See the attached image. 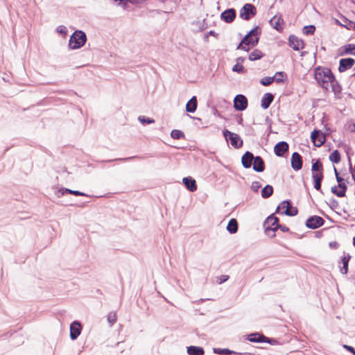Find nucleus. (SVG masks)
I'll use <instances>...</instances> for the list:
<instances>
[{"label": "nucleus", "instance_id": "1", "mask_svg": "<svg viewBox=\"0 0 355 355\" xmlns=\"http://www.w3.org/2000/svg\"><path fill=\"white\" fill-rule=\"evenodd\" d=\"M315 78L324 89L328 90L331 87L334 90L335 78L329 69L317 68L315 72Z\"/></svg>", "mask_w": 355, "mask_h": 355}, {"label": "nucleus", "instance_id": "2", "mask_svg": "<svg viewBox=\"0 0 355 355\" xmlns=\"http://www.w3.org/2000/svg\"><path fill=\"white\" fill-rule=\"evenodd\" d=\"M258 27L251 30L242 40L241 43L237 46V49H243L248 51L250 48L254 47L258 43Z\"/></svg>", "mask_w": 355, "mask_h": 355}, {"label": "nucleus", "instance_id": "3", "mask_svg": "<svg viewBox=\"0 0 355 355\" xmlns=\"http://www.w3.org/2000/svg\"><path fill=\"white\" fill-rule=\"evenodd\" d=\"M86 41V34L82 31H76L70 37L69 46L71 49H78L82 47Z\"/></svg>", "mask_w": 355, "mask_h": 355}, {"label": "nucleus", "instance_id": "4", "mask_svg": "<svg viewBox=\"0 0 355 355\" xmlns=\"http://www.w3.org/2000/svg\"><path fill=\"white\" fill-rule=\"evenodd\" d=\"M278 221V218L275 217L273 214L266 218L264 223V227L265 232L268 236L270 237L275 236V232L279 229Z\"/></svg>", "mask_w": 355, "mask_h": 355}, {"label": "nucleus", "instance_id": "5", "mask_svg": "<svg viewBox=\"0 0 355 355\" xmlns=\"http://www.w3.org/2000/svg\"><path fill=\"white\" fill-rule=\"evenodd\" d=\"M276 212L280 214L294 216L297 214V209L293 207L288 201L282 202L277 208Z\"/></svg>", "mask_w": 355, "mask_h": 355}, {"label": "nucleus", "instance_id": "6", "mask_svg": "<svg viewBox=\"0 0 355 355\" xmlns=\"http://www.w3.org/2000/svg\"><path fill=\"white\" fill-rule=\"evenodd\" d=\"M224 137L227 141H230L231 145L236 148H240L243 144V141L237 134L233 133L227 130L223 132Z\"/></svg>", "mask_w": 355, "mask_h": 355}, {"label": "nucleus", "instance_id": "7", "mask_svg": "<svg viewBox=\"0 0 355 355\" xmlns=\"http://www.w3.org/2000/svg\"><path fill=\"white\" fill-rule=\"evenodd\" d=\"M256 15V8L250 3H246L240 10V17L249 20L252 17Z\"/></svg>", "mask_w": 355, "mask_h": 355}, {"label": "nucleus", "instance_id": "8", "mask_svg": "<svg viewBox=\"0 0 355 355\" xmlns=\"http://www.w3.org/2000/svg\"><path fill=\"white\" fill-rule=\"evenodd\" d=\"M234 106L236 110L243 111L248 106V100L246 97L242 94L236 95L234 100Z\"/></svg>", "mask_w": 355, "mask_h": 355}, {"label": "nucleus", "instance_id": "9", "mask_svg": "<svg viewBox=\"0 0 355 355\" xmlns=\"http://www.w3.org/2000/svg\"><path fill=\"white\" fill-rule=\"evenodd\" d=\"M311 138L313 144L317 147L321 146L326 139L324 135L321 131L316 130L311 132Z\"/></svg>", "mask_w": 355, "mask_h": 355}, {"label": "nucleus", "instance_id": "10", "mask_svg": "<svg viewBox=\"0 0 355 355\" xmlns=\"http://www.w3.org/2000/svg\"><path fill=\"white\" fill-rule=\"evenodd\" d=\"M324 224V220L322 217L313 216L308 218L306 225L310 229H316L321 227Z\"/></svg>", "mask_w": 355, "mask_h": 355}, {"label": "nucleus", "instance_id": "11", "mask_svg": "<svg viewBox=\"0 0 355 355\" xmlns=\"http://www.w3.org/2000/svg\"><path fill=\"white\" fill-rule=\"evenodd\" d=\"M270 26L278 31H282L284 28V20L282 15H276L270 20Z\"/></svg>", "mask_w": 355, "mask_h": 355}, {"label": "nucleus", "instance_id": "12", "mask_svg": "<svg viewBox=\"0 0 355 355\" xmlns=\"http://www.w3.org/2000/svg\"><path fill=\"white\" fill-rule=\"evenodd\" d=\"M289 45L293 48L295 51H299L300 49H304V43L303 40L298 38L296 36L291 35L289 37Z\"/></svg>", "mask_w": 355, "mask_h": 355}, {"label": "nucleus", "instance_id": "13", "mask_svg": "<svg viewBox=\"0 0 355 355\" xmlns=\"http://www.w3.org/2000/svg\"><path fill=\"white\" fill-rule=\"evenodd\" d=\"M81 333V324L78 321L73 322L70 325V338L76 340Z\"/></svg>", "mask_w": 355, "mask_h": 355}, {"label": "nucleus", "instance_id": "14", "mask_svg": "<svg viewBox=\"0 0 355 355\" xmlns=\"http://www.w3.org/2000/svg\"><path fill=\"white\" fill-rule=\"evenodd\" d=\"M236 17V11L233 8H230L224 12H223L220 15V18L222 20L225 21L226 23L232 22Z\"/></svg>", "mask_w": 355, "mask_h": 355}, {"label": "nucleus", "instance_id": "15", "mask_svg": "<svg viewBox=\"0 0 355 355\" xmlns=\"http://www.w3.org/2000/svg\"><path fill=\"white\" fill-rule=\"evenodd\" d=\"M291 166L295 171H299L302 167V157L297 153H294L291 157Z\"/></svg>", "mask_w": 355, "mask_h": 355}, {"label": "nucleus", "instance_id": "16", "mask_svg": "<svg viewBox=\"0 0 355 355\" xmlns=\"http://www.w3.org/2000/svg\"><path fill=\"white\" fill-rule=\"evenodd\" d=\"M288 150V145L285 141H280L277 143L274 147L275 153L279 156L282 157L284 155L286 152Z\"/></svg>", "mask_w": 355, "mask_h": 355}, {"label": "nucleus", "instance_id": "17", "mask_svg": "<svg viewBox=\"0 0 355 355\" xmlns=\"http://www.w3.org/2000/svg\"><path fill=\"white\" fill-rule=\"evenodd\" d=\"M354 60L350 58L340 59L338 69L340 72H343L350 69L354 65Z\"/></svg>", "mask_w": 355, "mask_h": 355}, {"label": "nucleus", "instance_id": "18", "mask_svg": "<svg viewBox=\"0 0 355 355\" xmlns=\"http://www.w3.org/2000/svg\"><path fill=\"white\" fill-rule=\"evenodd\" d=\"M254 157L253 154L247 151L241 158V162L244 168H249L251 167Z\"/></svg>", "mask_w": 355, "mask_h": 355}, {"label": "nucleus", "instance_id": "19", "mask_svg": "<svg viewBox=\"0 0 355 355\" xmlns=\"http://www.w3.org/2000/svg\"><path fill=\"white\" fill-rule=\"evenodd\" d=\"M264 168L265 166L263 159L259 156L254 157L253 169L257 172H262L264 171Z\"/></svg>", "mask_w": 355, "mask_h": 355}, {"label": "nucleus", "instance_id": "20", "mask_svg": "<svg viewBox=\"0 0 355 355\" xmlns=\"http://www.w3.org/2000/svg\"><path fill=\"white\" fill-rule=\"evenodd\" d=\"M182 181H183V183L184 184L185 187H187V189L189 191H192V192L196 191L197 185H196V182L194 179H193L190 177H187V178H184Z\"/></svg>", "mask_w": 355, "mask_h": 355}, {"label": "nucleus", "instance_id": "21", "mask_svg": "<svg viewBox=\"0 0 355 355\" xmlns=\"http://www.w3.org/2000/svg\"><path fill=\"white\" fill-rule=\"evenodd\" d=\"M273 99H274V96L272 94L266 93L261 98V107L263 109L268 108L269 106L270 105V104L272 103Z\"/></svg>", "mask_w": 355, "mask_h": 355}, {"label": "nucleus", "instance_id": "22", "mask_svg": "<svg viewBox=\"0 0 355 355\" xmlns=\"http://www.w3.org/2000/svg\"><path fill=\"white\" fill-rule=\"evenodd\" d=\"M248 340L253 343L268 342V338L259 333L252 334L249 336Z\"/></svg>", "mask_w": 355, "mask_h": 355}, {"label": "nucleus", "instance_id": "23", "mask_svg": "<svg viewBox=\"0 0 355 355\" xmlns=\"http://www.w3.org/2000/svg\"><path fill=\"white\" fill-rule=\"evenodd\" d=\"M197 108V98L196 96H193L186 105V110L188 112L193 113L196 110Z\"/></svg>", "mask_w": 355, "mask_h": 355}, {"label": "nucleus", "instance_id": "24", "mask_svg": "<svg viewBox=\"0 0 355 355\" xmlns=\"http://www.w3.org/2000/svg\"><path fill=\"white\" fill-rule=\"evenodd\" d=\"M351 259V256L349 254L345 255L341 259V263L343 264V266L340 267V272L342 274H347L348 272V263Z\"/></svg>", "mask_w": 355, "mask_h": 355}, {"label": "nucleus", "instance_id": "25", "mask_svg": "<svg viewBox=\"0 0 355 355\" xmlns=\"http://www.w3.org/2000/svg\"><path fill=\"white\" fill-rule=\"evenodd\" d=\"M187 353L189 355H203L204 349L200 347L189 346L187 347Z\"/></svg>", "mask_w": 355, "mask_h": 355}, {"label": "nucleus", "instance_id": "26", "mask_svg": "<svg viewBox=\"0 0 355 355\" xmlns=\"http://www.w3.org/2000/svg\"><path fill=\"white\" fill-rule=\"evenodd\" d=\"M227 230L231 234H234L237 232L238 223L236 219L232 218L229 221L227 226Z\"/></svg>", "mask_w": 355, "mask_h": 355}, {"label": "nucleus", "instance_id": "27", "mask_svg": "<svg viewBox=\"0 0 355 355\" xmlns=\"http://www.w3.org/2000/svg\"><path fill=\"white\" fill-rule=\"evenodd\" d=\"M273 193V188L270 185H266L261 190V196L263 198H269Z\"/></svg>", "mask_w": 355, "mask_h": 355}, {"label": "nucleus", "instance_id": "28", "mask_svg": "<svg viewBox=\"0 0 355 355\" xmlns=\"http://www.w3.org/2000/svg\"><path fill=\"white\" fill-rule=\"evenodd\" d=\"M263 57L262 52L259 49H254L249 55V60L252 61L257 60Z\"/></svg>", "mask_w": 355, "mask_h": 355}, {"label": "nucleus", "instance_id": "29", "mask_svg": "<svg viewBox=\"0 0 355 355\" xmlns=\"http://www.w3.org/2000/svg\"><path fill=\"white\" fill-rule=\"evenodd\" d=\"M329 160L333 163L338 164L340 162V155L338 150H334L329 157Z\"/></svg>", "mask_w": 355, "mask_h": 355}, {"label": "nucleus", "instance_id": "30", "mask_svg": "<svg viewBox=\"0 0 355 355\" xmlns=\"http://www.w3.org/2000/svg\"><path fill=\"white\" fill-rule=\"evenodd\" d=\"M274 78V81L277 83H282L284 81L285 78H286V74L283 71H279L275 73L274 76H272Z\"/></svg>", "mask_w": 355, "mask_h": 355}, {"label": "nucleus", "instance_id": "31", "mask_svg": "<svg viewBox=\"0 0 355 355\" xmlns=\"http://www.w3.org/2000/svg\"><path fill=\"white\" fill-rule=\"evenodd\" d=\"M344 22H347V24H342L339 23L338 20L336 21L337 24L345 27L348 30H351V29L355 30V21H349L347 19L345 18Z\"/></svg>", "mask_w": 355, "mask_h": 355}, {"label": "nucleus", "instance_id": "32", "mask_svg": "<svg viewBox=\"0 0 355 355\" xmlns=\"http://www.w3.org/2000/svg\"><path fill=\"white\" fill-rule=\"evenodd\" d=\"M311 171H312V173L318 172V171H322L323 167H322V163L319 160H317L316 162L313 163L312 166H311Z\"/></svg>", "mask_w": 355, "mask_h": 355}, {"label": "nucleus", "instance_id": "33", "mask_svg": "<svg viewBox=\"0 0 355 355\" xmlns=\"http://www.w3.org/2000/svg\"><path fill=\"white\" fill-rule=\"evenodd\" d=\"M338 187L340 188L338 193H337L338 197H344L345 196V193L347 191V185L344 182L339 183Z\"/></svg>", "mask_w": 355, "mask_h": 355}, {"label": "nucleus", "instance_id": "34", "mask_svg": "<svg viewBox=\"0 0 355 355\" xmlns=\"http://www.w3.org/2000/svg\"><path fill=\"white\" fill-rule=\"evenodd\" d=\"M171 136L173 139H179L184 137V133L179 130H173L171 131Z\"/></svg>", "mask_w": 355, "mask_h": 355}, {"label": "nucleus", "instance_id": "35", "mask_svg": "<svg viewBox=\"0 0 355 355\" xmlns=\"http://www.w3.org/2000/svg\"><path fill=\"white\" fill-rule=\"evenodd\" d=\"M108 322L110 325H113L116 321V314L115 312H110L108 313L107 317Z\"/></svg>", "mask_w": 355, "mask_h": 355}, {"label": "nucleus", "instance_id": "36", "mask_svg": "<svg viewBox=\"0 0 355 355\" xmlns=\"http://www.w3.org/2000/svg\"><path fill=\"white\" fill-rule=\"evenodd\" d=\"M273 82H274L273 77H270V76L264 77L260 81L261 84L264 86L270 85Z\"/></svg>", "mask_w": 355, "mask_h": 355}, {"label": "nucleus", "instance_id": "37", "mask_svg": "<svg viewBox=\"0 0 355 355\" xmlns=\"http://www.w3.org/2000/svg\"><path fill=\"white\" fill-rule=\"evenodd\" d=\"M315 30V28L313 25L306 26L303 28V32L306 35H311V34H313Z\"/></svg>", "mask_w": 355, "mask_h": 355}, {"label": "nucleus", "instance_id": "38", "mask_svg": "<svg viewBox=\"0 0 355 355\" xmlns=\"http://www.w3.org/2000/svg\"><path fill=\"white\" fill-rule=\"evenodd\" d=\"M214 352L216 354H225V355H229V354H232L233 353L232 351H230L228 349H214Z\"/></svg>", "mask_w": 355, "mask_h": 355}, {"label": "nucleus", "instance_id": "39", "mask_svg": "<svg viewBox=\"0 0 355 355\" xmlns=\"http://www.w3.org/2000/svg\"><path fill=\"white\" fill-rule=\"evenodd\" d=\"M232 71L239 73H243L245 72L244 67L243 65L240 64L239 63H236L232 68Z\"/></svg>", "mask_w": 355, "mask_h": 355}, {"label": "nucleus", "instance_id": "40", "mask_svg": "<svg viewBox=\"0 0 355 355\" xmlns=\"http://www.w3.org/2000/svg\"><path fill=\"white\" fill-rule=\"evenodd\" d=\"M139 121L143 124H150L154 123V120L150 118H146L144 116H140L139 117Z\"/></svg>", "mask_w": 355, "mask_h": 355}, {"label": "nucleus", "instance_id": "41", "mask_svg": "<svg viewBox=\"0 0 355 355\" xmlns=\"http://www.w3.org/2000/svg\"><path fill=\"white\" fill-rule=\"evenodd\" d=\"M312 178L313 180H322L323 179L322 171H318V172L312 173Z\"/></svg>", "mask_w": 355, "mask_h": 355}, {"label": "nucleus", "instance_id": "42", "mask_svg": "<svg viewBox=\"0 0 355 355\" xmlns=\"http://www.w3.org/2000/svg\"><path fill=\"white\" fill-rule=\"evenodd\" d=\"M261 184H260V182L258 181H255L252 183L251 189L252 191L257 192L259 191V189L261 188Z\"/></svg>", "mask_w": 355, "mask_h": 355}, {"label": "nucleus", "instance_id": "43", "mask_svg": "<svg viewBox=\"0 0 355 355\" xmlns=\"http://www.w3.org/2000/svg\"><path fill=\"white\" fill-rule=\"evenodd\" d=\"M345 53L355 55V45L349 44L348 46L345 49Z\"/></svg>", "mask_w": 355, "mask_h": 355}, {"label": "nucleus", "instance_id": "44", "mask_svg": "<svg viewBox=\"0 0 355 355\" xmlns=\"http://www.w3.org/2000/svg\"><path fill=\"white\" fill-rule=\"evenodd\" d=\"M73 190H71V189H60L58 190V196L60 197V195L61 196H64L65 193H71V192H73Z\"/></svg>", "mask_w": 355, "mask_h": 355}, {"label": "nucleus", "instance_id": "45", "mask_svg": "<svg viewBox=\"0 0 355 355\" xmlns=\"http://www.w3.org/2000/svg\"><path fill=\"white\" fill-rule=\"evenodd\" d=\"M228 277H229L227 275H221L217 278V283L220 284L226 282L228 279Z\"/></svg>", "mask_w": 355, "mask_h": 355}, {"label": "nucleus", "instance_id": "46", "mask_svg": "<svg viewBox=\"0 0 355 355\" xmlns=\"http://www.w3.org/2000/svg\"><path fill=\"white\" fill-rule=\"evenodd\" d=\"M322 180H313V182H314V188L316 190H318V191H320Z\"/></svg>", "mask_w": 355, "mask_h": 355}, {"label": "nucleus", "instance_id": "47", "mask_svg": "<svg viewBox=\"0 0 355 355\" xmlns=\"http://www.w3.org/2000/svg\"><path fill=\"white\" fill-rule=\"evenodd\" d=\"M334 171H335V175H336V180L338 182V184L339 183L340 184L341 182H343L344 179L339 176V175H338V173L337 172V170H336V168L335 167H334Z\"/></svg>", "mask_w": 355, "mask_h": 355}, {"label": "nucleus", "instance_id": "48", "mask_svg": "<svg viewBox=\"0 0 355 355\" xmlns=\"http://www.w3.org/2000/svg\"><path fill=\"white\" fill-rule=\"evenodd\" d=\"M343 347L348 350L349 352H352L354 355H355V349H354V347L347 345H344Z\"/></svg>", "mask_w": 355, "mask_h": 355}, {"label": "nucleus", "instance_id": "49", "mask_svg": "<svg viewBox=\"0 0 355 355\" xmlns=\"http://www.w3.org/2000/svg\"><path fill=\"white\" fill-rule=\"evenodd\" d=\"M58 32L60 33H63V34H66L67 33V30H66V27L63 26H60L57 29Z\"/></svg>", "mask_w": 355, "mask_h": 355}, {"label": "nucleus", "instance_id": "50", "mask_svg": "<svg viewBox=\"0 0 355 355\" xmlns=\"http://www.w3.org/2000/svg\"><path fill=\"white\" fill-rule=\"evenodd\" d=\"M71 194L73 195H75V196H87L85 193H83V192H80L79 191H73V192H71Z\"/></svg>", "mask_w": 355, "mask_h": 355}, {"label": "nucleus", "instance_id": "51", "mask_svg": "<svg viewBox=\"0 0 355 355\" xmlns=\"http://www.w3.org/2000/svg\"><path fill=\"white\" fill-rule=\"evenodd\" d=\"M279 229H280L284 232H287L289 231L288 227H287L286 226H283V225H279Z\"/></svg>", "mask_w": 355, "mask_h": 355}, {"label": "nucleus", "instance_id": "52", "mask_svg": "<svg viewBox=\"0 0 355 355\" xmlns=\"http://www.w3.org/2000/svg\"><path fill=\"white\" fill-rule=\"evenodd\" d=\"M338 187L335 186L331 188V192L337 196V193H338L339 190H338Z\"/></svg>", "mask_w": 355, "mask_h": 355}, {"label": "nucleus", "instance_id": "53", "mask_svg": "<svg viewBox=\"0 0 355 355\" xmlns=\"http://www.w3.org/2000/svg\"><path fill=\"white\" fill-rule=\"evenodd\" d=\"M243 61V58H237V63H239V62H242Z\"/></svg>", "mask_w": 355, "mask_h": 355}, {"label": "nucleus", "instance_id": "54", "mask_svg": "<svg viewBox=\"0 0 355 355\" xmlns=\"http://www.w3.org/2000/svg\"><path fill=\"white\" fill-rule=\"evenodd\" d=\"M352 179L355 182V173H352Z\"/></svg>", "mask_w": 355, "mask_h": 355}, {"label": "nucleus", "instance_id": "55", "mask_svg": "<svg viewBox=\"0 0 355 355\" xmlns=\"http://www.w3.org/2000/svg\"><path fill=\"white\" fill-rule=\"evenodd\" d=\"M135 157H128V158H125V159H122L123 160H126V159H132L134 158Z\"/></svg>", "mask_w": 355, "mask_h": 355}, {"label": "nucleus", "instance_id": "56", "mask_svg": "<svg viewBox=\"0 0 355 355\" xmlns=\"http://www.w3.org/2000/svg\"><path fill=\"white\" fill-rule=\"evenodd\" d=\"M113 1H118V0H113ZM119 1H120V3H121V2H123V1H124V0H119Z\"/></svg>", "mask_w": 355, "mask_h": 355}, {"label": "nucleus", "instance_id": "57", "mask_svg": "<svg viewBox=\"0 0 355 355\" xmlns=\"http://www.w3.org/2000/svg\"><path fill=\"white\" fill-rule=\"evenodd\" d=\"M353 244L355 246V236L354 237V239H353Z\"/></svg>", "mask_w": 355, "mask_h": 355}, {"label": "nucleus", "instance_id": "58", "mask_svg": "<svg viewBox=\"0 0 355 355\" xmlns=\"http://www.w3.org/2000/svg\"><path fill=\"white\" fill-rule=\"evenodd\" d=\"M334 245H336V243H334V244L330 243V245L334 246Z\"/></svg>", "mask_w": 355, "mask_h": 355}, {"label": "nucleus", "instance_id": "59", "mask_svg": "<svg viewBox=\"0 0 355 355\" xmlns=\"http://www.w3.org/2000/svg\"><path fill=\"white\" fill-rule=\"evenodd\" d=\"M334 245H336V243H334V244L330 243V245L334 246Z\"/></svg>", "mask_w": 355, "mask_h": 355}, {"label": "nucleus", "instance_id": "60", "mask_svg": "<svg viewBox=\"0 0 355 355\" xmlns=\"http://www.w3.org/2000/svg\"><path fill=\"white\" fill-rule=\"evenodd\" d=\"M334 245H336V243H334V244L330 243V245L334 246Z\"/></svg>", "mask_w": 355, "mask_h": 355}, {"label": "nucleus", "instance_id": "61", "mask_svg": "<svg viewBox=\"0 0 355 355\" xmlns=\"http://www.w3.org/2000/svg\"><path fill=\"white\" fill-rule=\"evenodd\" d=\"M209 34H210V35H213V34H214V32H213V31H210V32H209Z\"/></svg>", "mask_w": 355, "mask_h": 355}]
</instances>
